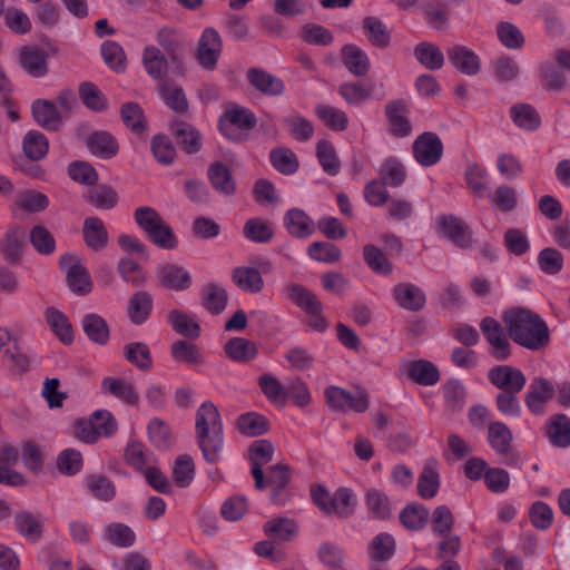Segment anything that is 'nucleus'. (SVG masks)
<instances>
[{"label":"nucleus","mask_w":570,"mask_h":570,"mask_svg":"<svg viewBox=\"0 0 570 570\" xmlns=\"http://www.w3.org/2000/svg\"><path fill=\"white\" fill-rule=\"evenodd\" d=\"M153 302L149 294L145 292H138L134 294L128 302V316L135 324L144 323L151 311Z\"/></svg>","instance_id":"obj_36"},{"label":"nucleus","mask_w":570,"mask_h":570,"mask_svg":"<svg viewBox=\"0 0 570 570\" xmlns=\"http://www.w3.org/2000/svg\"><path fill=\"white\" fill-rule=\"evenodd\" d=\"M401 374L423 385H435L440 380L439 368L428 360H407L400 364Z\"/></svg>","instance_id":"obj_8"},{"label":"nucleus","mask_w":570,"mask_h":570,"mask_svg":"<svg viewBox=\"0 0 570 570\" xmlns=\"http://www.w3.org/2000/svg\"><path fill=\"white\" fill-rule=\"evenodd\" d=\"M315 114L326 127L334 131H343L348 126L346 112L334 106L320 104L315 107Z\"/></svg>","instance_id":"obj_32"},{"label":"nucleus","mask_w":570,"mask_h":570,"mask_svg":"<svg viewBox=\"0 0 570 570\" xmlns=\"http://www.w3.org/2000/svg\"><path fill=\"white\" fill-rule=\"evenodd\" d=\"M266 534L271 539L289 540L297 532L296 523L291 519H275L264 525Z\"/></svg>","instance_id":"obj_62"},{"label":"nucleus","mask_w":570,"mask_h":570,"mask_svg":"<svg viewBox=\"0 0 570 570\" xmlns=\"http://www.w3.org/2000/svg\"><path fill=\"white\" fill-rule=\"evenodd\" d=\"M157 274L161 285L167 289L185 291L191 284V276L183 266L166 263L158 267Z\"/></svg>","instance_id":"obj_14"},{"label":"nucleus","mask_w":570,"mask_h":570,"mask_svg":"<svg viewBox=\"0 0 570 570\" xmlns=\"http://www.w3.org/2000/svg\"><path fill=\"white\" fill-rule=\"evenodd\" d=\"M356 505V498L352 490L340 488L333 494L331 503V515L348 517L353 513Z\"/></svg>","instance_id":"obj_50"},{"label":"nucleus","mask_w":570,"mask_h":570,"mask_svg":"<svg viewBox=\"0 0 570 570\" xmlns=\"http://www.w3.org/2000/svg\"><path fill=\"white\" fill-rule=\"evenodd\" d=\"M83 237L88 247L94 250L102 249L108 242V233L101 219L89 217L83 224Z\"/></svg>","instance_id":"obj_31"},{"label":"nucleus","mask_w":570,"mask_h":570,"mask_svg":"<svg viewBox=\"0 0 570 570\" xmlns=\"http://www.w3.org/2000/svg\"><path fill=\"white\" fill-rule=\"evenodd\" d=\"M549 439L552 444L559 448L570 445V419L568 416L560 414L551 420Z\"/></svg>","instance_id":"obj_49"},{"label":"nucleus","mask_w":570,"mask_h":570,"mask_svg":"<svg viewBox=\"0 0 570 570\" xmlns=\"http://www.w3.org/2000/svg\"><path fill=\"white\" fill-rule=\"evenodd\" d=\"M195 476V465L193 459L183 454L178 456L173 466V479L180 488L188 487Z\"/></svg>","instance_id":"obj_53"},{"label":"nucleus","mask_w":570,"mask_h":570,"mask_svg":"<svg viewBox=\"0 0 570 570\" xmlns=\"http://www.w3.org/2000/svg\"><path fill=\"white\" fill-rule=\"evenodd\" d=\"M363 29L368 41L377 47H386L390 42V32L385 23L375 17L363 20Z\"/></svg>","instance_id":"obj_45"},{"label":"nucleus","mask_w":570,"mask_h":570,"mask_svg":"<svg viewBox=\"0 0 570 570\" xmlns=\"http://www.w3.org/2000/svg\"><path fill=\"white\" fill-rule=\"evenodd\" d=\"M125 356L128 362L141 370L150 368L153 358L149 347L140 342L129 343L125 346Z\"/></svg>","instance_id":"obj_57"},{"label":"nucleus","mask_w":570,"mask_h":570,"mask_svg":"<svg viewBox=\"0 0 570 570\" xmlns=\"http://www.w3.org/2000/svg\"><path fill=\"white\" fill-rule=\"evenodd\" d=\"M342 59L346 69L354 76H365L370 69L367 55L357 46L347 45L343 47Z\"/></svg>","instance_id":"obj_26"},{"label":"nucleus","mask_w":570,"mask_h":570,"mask_svg":"<svg viewBox=\"0 0 570 570\" xmlns=\"http://www.w3.org/2000/svg\"><path fill=\"white\" fill-rule=\"evenodd\" d=\"M400 520L405 528L417 530L426 524L429 512L423 505L410 504L402 510Z\"/></svg>","instance_id":"obj_60"},{"label":"nucleus","mask_w":570,"mask_h":570,"mask_svg":"<svg viewBox=\"0 0 570 570\" xmlns=\"http://www.w3.org/2000/svg\"><path fill=\"white\" fill-rule=\"evenodd\" d=\"M258 385L269 402L277 406H284L288 400L287 387L271 374H264L258 379Z\"/></svg>","instance_id":"obj_33"},{"label":"nucleus","mask_w":570,"mask_h":570,"mask_svg":"<svg viewBox=\"0 0 570 570\" xmlns=\"http://www.w3.org/2000/svg\"><path fill=\"white\" fill-rule=\"evenodd\" d=\"M504 322L515 343L539 350L549 342V330L542 318L528 309H513L505 314Z\"/></svg>","instance_id":"obj_2"},{"label":"nucleus","mask_w":570,"mask_h":570,"mask_svg":"<svg viewBox=\"0 0 570 570\" xmlns=\"http://www.w3.org/2000/svg\"><path fill=\"white\" fill-rule=\"evenodd\" d=\"M288 297L308 315V325L316 332H324L328 327L327 320L322 315L323 305L318 298L301 285L288 287Z\"/></svg>","instance_id":"obj_5"},{"label":"nucleus","mask_w":570,"mask_h":570,"mask_svg":"<svg viewBox=\"0 0 570 570\" xmlns=\"http://www.w3.org/2000/svg\"><path fill=\"white\" fill-rule=\"evenodd\" d=\"M414 55L417 61L430 70H438L444 63V56L440 48L429 42L419 43Z\"/></svg>","instance_id":"obj_39"},{"label":"nucleus","mask_w":570,"mask_h":570,"mask_svg":"<svg viewBox=\"0 0 570 570\" xmlns=\"http://www.w3.org/2000/svg\"><path fill=\"white\" fill-rule=\"evenodd\" d=\"M87 147L89 151L104 159L114 157L119 149L118 142L107 131H96L87 139Z\"/></svg>","instance_id":"obj_24"},{"label":"nucleus","mask_w":570,"mask_h":570,"mask_svg":"<svg viewBox=\"0 0 570 570\" xmlns=\"http://www.w3.org/2000/svg\"><path fill=\"white\" fill-rule=\"evenodd\" d=\"M412 153L419 165L430 167L439 163L442 158L443 144L436 134L426 131L414 140Z\"/></svg>","instance_id":"obj_7"},{"label":"nucleus","mask_w":570,"mask_h":570,"mask_svg":"<svg viewBox=\"0 0 570 570\" xmlns=\"http://www.w3.org/2000/svg\"><path fill=\"white\" fill-rule=\"evenodd\" d=\"M173 132L178 138L179 142L189 153H196L202 146L199 132L189 124L179 121L171 126Z\"/></svg>","instance_id":"obj_46"},{"label":"nucleus","mask_w":570,"mask_h":570,"mask_svg":"<svg viewBox=\"0 0 570 570\" xmlns=\"http://www.w3.org/2000/svg\"><path fill=\"white\" fill-rule=\"evenodd\" d=\"M271 161L276 170L282 174H294L298 168L295 154L287 148H277L271 153Z\"/></svg>","instance_id":"obj_63"},{"label":"nucleus","mask_w":570,"mask_h":570,"mask_svg":"<svg viewBox=\"0 0 570 570\" xmlns=\"http://www.w3.org/2000/svg\"><path fill=\"white\" fill-rule=\"evenodd\" d=\"M338 91L348 105L357 106L372 98L373 86L351 81L342 83Z\"/></svg>","instance_id":"obj_41"},{"label":"nucleus","mask_w":570,"mask_h":570,"mask_svg":"<svg viewBox=\"0 0 570 570\" xmlns=\"http://www.w3.org/2000/svg\"><path fill=\"white\" fill-rule=\"evenodd\" d=\"M503 240L508 252L515 256H522L530 249L529 237L522 229L514 227L507 229Z\"/></svg>","instance_id":"obj_59"},{"label":"nucleus","mask_w":570,"mask_h":570,"mask_svg":"<svg viewBox=\"0 0 570 570\" xmlns=\"http://www.w3.org/2000/svg\"><path fill=\"white\" fill-rule=\"evenodd\" d=\"M232 278L242 291L249 293H258L264 286L259 271L254 267H236L232 273Z\"/></svg>","instance_id":"obj_29"},{"label":"nucleus","mask_w":570,"mask_h":570,"mask_svg":"<svg viewBox=\"0 0 570 570\" xmlns=\"http://www.w3.org/2000/svg\"><path fill=\"white\" fill-rule=\"evenodd\" d=\"M222 39L219 33L213 29L204 30L199 38L197 58L204 68H213L222 52Z\"/></svg>","instance_id":"obj_12"},{"label":"nucleus","mask_w":570,"mask_h":570,"mask_svg":"<svg viewBox=\"0 0 570 570\" xmlns=\"http://www.w3.org/2000/svg\"><path fill=\"white\" fill-rule=\"evenodd\" d=\"M488 442L497 453L505 454L511 448L512 433L504 423L492 422L488 428Z\"/></svg>","instance_id":"obj_34"},{"label":"nucleus","mask_w":570,"mask_h":570,"mask_svg":"<svg viewBox=\"0 0 570 570\" xmlns=\"http://www.w3.org/2000/svg\"><path fill=\"white\" fill-rule=\"evenodd\" d=\"M531 524L538 530H547L553 523L554 513L551 507L543 501H535L531 504L529 512Z\"/></svg>","instance_id":"obj_52"},{"label":"nucleus","mask_w":570,"mask_h":570,"mask_svg":"<svg viewBox=\"0 0 570 570\" xmlns=\"http://www.w3.org/2000/svg\"><path fill=\"white\" fill-rule=\"evenodd\" d=\"M208 177L217 191L226 195L234 193L235 181L233 180L232 175L225 165L220 163L213 165L208 170Z\"/></svg>","instance_id":"obj_51"},{"label":"nucleus","mask_w":570,"mask_h":570,"mask_svg":"<svg viewBox=\"0 0 570 570\" xmlns=\"http://www.w3.org/2000/svg\"><path fill=\"white\" fill-rule=\"evenodd\" d=\"M255 116L246 108L230 106L219 119L220 132L229 140H243L255 126Z\"/></svg>","instance_id":"obj_4"},{"label":"nucleus","mask_w":570,"mask_h":570,"mask_svg":"<svg viewBox=\"0 0 570 570\" xmlns=\"http://www.w3.org/2000/svg\"><path fill=\"white\" fill-rule=\"evenodd\" d=\"M395 551V541L389 533L377 534L371 542L368 554L372 561L381 562L389 560Z\"/></svg>","instance_id":"obj_43"},{"label":"nucleus","mask_w":570,"mask_h":570,"mask_svg":"<svg viewBox=\"0 0 570 570\" xmlns=\"http://www.w3.org/2000/svg\"><path fill=\"white\" fill-rule=\"evenodd\" d=\"M171 357L177 363H184L189 366H196L204 362V356L197 345L178 340L171 344Z\"/></svg>","instance_id":"obj_30"},{"label":"nucleus","mask_w":570,"mask_h":570,"mask_svg":"<svg viewBox=\"0 0 570 570\" xmlns=\"http://www.w3.org/2000/svg\"><path fill=\"white\" fill-rule=\"evenodd\" d=\"M101 56L105 63L112 70L120 72L126 68L124 49L115 41H106L101 46Z\"/></svg>","instance_id":"obj_61"},{"label":"nucleus","mask_w":570,"mask_h":570,"mask_svg":"<svg viewBox=\"0 0 570 570\" xmlns=\"http://www.w3.org/2000/svg\"><path fill=\"white\" fill-rule=\"evenodd\" d=\"M248 80L254 88L266 95H279L284 90L283 81L265 71L249 70Z\"/></svg>","instance_id":"obj_35"},{"label":"nucleus","mask_w":570,"mask_h":570,"mask_svg":"<svg viewBox=\"0 0 570 570\" xmlns=\"http://www.w3.org/2000/svg\"><path fill=\"white\" fill-rule=\"evenodd\" d=\"M226 355L238 363H247L257 356L258 350L254 342L244 337L230 338L224 346Z\"/></svg>","instance_id":"obj_25"},{"label":"nucleus","mask_w":570,"mask_h":570,"mask_svg":"<svg viewBox=\"0 0 570 570\" xmlns=\"http://www.w3.org/2000/svg\"><path fill=\"white\" fill-rule=\"evenodd\" d=\"M285 225L289 234L296 237H306L313 233V224L309 217L301 209L294 208L287 212Z\"/></svg>","instance_id":"obj_38"},{"label":"nucleus","mask_w":570,"mask_h":570,"mask_svg":"<svg viewBox=\"0 0 570 570\" xmlns=\"http://www.w3.org/2000/svg\"><path fill=\"white\" fill-rule=\"evenodd\" d=\"M22 148L28 158L39 160L47 155L49 144L42 132L31 130L23 137Z\"/></svg>","instance_id":"obj_40"},{"label":"nucleus","mask_w":570,"mask_h":570,"mask_svg":"<svg viewBox=\"0 0 570 570\" xmlns=\"http://www.w3.org/2000/svg\"><path fill=\"white\" fill-rule=\"evenodd\" d=\"M82 328L89 340L95 343L105 344L109 337V330L105 320L97 314L83 316Z\"/></svg>","instance_id":"obj_44"},{"label":"nucleus","mask_w":570,"mask_h":570,"mask_svg":"<svg viewBox=\"0 0 570 570\" xmlns=\"http://www.w3.org/2000/svg\"><path fill=\"white\" fill-rule=\"evenodd\" d=\"M138 226L160 248L173 249L177 246L176 236L170 226L150 207H140L135 212Z\"/></svg>","instance_id":"obj_3"},{"label":"nucleus","mask_w":570,"mask_h":570,"mask_svg":"<svg viewBox=\"0 0 570 570\" xmlns=\"http://www.w3.org/2000/svg\"><path fill=\"white\" fill-rule=\"evenodd\" d=\"M169 321L177 333L184 336L196 338L199 336V325L189 315L179 311H173L169 314Z\"/></svg>","instance_id":"obj_64"},{"label":"nucleus","mask_w":570,"mask_h":570,"mask_svg":"<svg viewBox=\"0 0 570 570\" xmlns=\"http://www.w3.org/2000/svg\"><path fill=\"white\" fill-rule=\"evenodd\" d=\"M435 230L460 247H465L470 236L465 225L453 215H441L435 218Z\"/></svg>","instance_id":"obj_13"},{"label":"nucleus","mask_w":570,"mask_h":570,"mask_svg":"<svg viewBox=\"0 0 570 570\" xmlns=\"http://www.w3.org/2000/svg\"><path fill=\"white\" fill-rule=\"evenodd\" d=\"M107 541L118 547H130L136 540L135 532L124 523H111L104 530Z\"/></svg>","instance_id":"obj_55"},{"label":"nucleus","mask_w":570,"mask_h":570,"mask_svg":"<svg viewBox=\"0 0 570 570\" xmlns=\"http://www.w3.org/2000/svg\"><path fill=\"white\" fill-rule=\"evenodd\" d=\"M510 116L514 125L525 131H534L541 125L538 111L528 104H517L511 107Z\"/></svg>","instance_id":"obj_28"},{"label":"nucleus","mask_w":570,"mask_h":570,"mask_svg":"<svg viewBox=\"0 0 570 570\" xmlns=\"http://www.w3.org/2000/svg\"><path fill=\"white\" fill-rule=\"evenodd\" d=\"M237 428L240 433L249 436H258L267 431L268 423L264 415L249 412L242 414L237 420Z\"/></svg>","instance_id":"obj_47"},{"label":"nucleus","mask_w":570,"mask_h":570,"mask_svg":"<svg viewBox=\"0 0 570 570\" xmlns=\"http://www.w3.org/2000/svg\"><path fill=\"white\" fill-rule=\"evenodd\" d=\"M409 109L402 101H393L386 106V116L391 131L396 136H407L411 130Z\"/></svg>","instance_id":"obj_23"},{"label":"nucleus","mask_w":570,"mask_h":570,"mask_svg":"<svg viewBox=\"0 0 570 570\" xmlns=\"http://www.w3.org/2000/svg\"><path fill=\"white\" fill-rule=\"evenodd\" d=\"M195 433L205 460L217 462L224 445V431L219 411L214 403L207 401L198 407Z\"/></svg>","instance_id":"obj_1"},{"label":"nucleus","mask_w":570,"mask_h":570,"mask_svg":"<svg viewBox=\"0 0 570 570\" xmlns=\"http://www.w3.org/2000/svg\"><path fill=\"white\" fill-rule=\"evenodd\" d=\"M316 156L321 167L326 174L331 176L338 174L341 163L332 142L327 140L318 141L316 146Z\"/></svg>","instance_id":"obj_42"},{"label":"nucleus","mask_w":570,"mask_h":570,"mask_svg":"<svg viewBox=\"0 0 570 570\" xmlns=\"http://www.w3.org/2000/svg\"><path fill=\"white\" fill-rule=\"evenodd\" d=\"M464 179L474 197L483 198L488 195L490 175L484 166L478 163H469L464 171Z\"/></svg>","instance_id":"obj_19"},{"label":"nucleus","mask_w":570,"mask_h":570,"mask_svg":"<svg viewBox=\"0 0 570 570\" xmlns=\"http://www.w3.org/2000/svg\"><path fill=\"white\" fill-rule=\"evenodd\" d=\"M142 65L147 73L155 79L160 78L167 68L165 56L155 46H147L144 49Z\"/></svg>","instance_id":"obj_48"},{"label":"nucleus","mask_w":570,"mask_h":570,"mask_svg":"<svg viewBox=\"0 0 570 570\" xmlns=\"http://www.w3.org/2000/svg\"><path fill=\"white\" fill-rule=\"evenodd\" d=\"M273 228L268 222L261 218L248 219L244 225V235L254 243H266L273 237Z\"/></svg>","instance_id":"obj_54"},{"label":"nucleus","mask_w":570,"mask_h":570,"mask_svg":"<svg viewBox=\"0 0 570 570\" xmlns=\"http://www.w3.org/2000/svg\"><path fill=\"white\" fill-rule=\"evenodd\" d=\"M452 65L462 73L472 76L480 69L479 57L469 48L456 46L449 51Z\"/></svg>","instance_id":"obj_27"},{"label":"nucleus","mask_w":570,"mask_h":570,"mask_svg":"<svg viewBox=\"0 0 570 570\" xmlns=\"http://www.w3.org/2000/svg\"><path fill=\"white\" fill-rule=\"evenodd\" d=\"M60 266L66 273L68 286L72 292L87 294L91 291L90 276L78 255L65 254L60 258Z\"/></svg>","instance_id":"obj_6"},{"label":"nucleus","mask_w":570,"mask_h":570,"mask_svg":"<svg viewBox=\"0 0 570 570\" xmlns=\"http://www.w3.org/2000/svg\"><path fill=\"white\" fill-rule=\"evenodd\" d=\"M488 379L498 389L503 390V392L512 393L520 392L527 382L525 376L519 368L508 365H499L493 367L489 372Z\"/></svg>","instance_id":"obj_10"},{"label":"nucleus","mask_w":570,"mask_h":570,"mask_svg":"<svg viewBox=\"0 0 570 570\" xmlns=\"http://www.w3.org/2000/svg\"><path fill=\"white\" fill-rule=\"evenodd\" d=\"M101 392L110 394L129 405L137 404L139 400L138 393L131 383L112 376H107L101 381Z\"/></svg>","instance_id":"obj_18"},{"label":"nucleus","mask_w":570,"mask_h":570,"mask_svg":"<svg viewBox=\"0 0 570 570\" xmlns=\"http://www.w3.org/2000/svg\"><path fill=\"white\" fill-rule=\"evenodd\" d=\"M17 59L20 67L30 76L40 78L47 75V55L36 46H23L17 49Z\"/></svg>","instance_id":"obj_11"},{"label":"nucleus","mask_w":570,"mask_h":570,"mask_svg":"<svg viewBox=\"0 0 570 570\" xmlns=\"http://www.w3.org/2000/svg\"><path fill=\"white\" fill-rule=\"evenodd\" d=\"M35 121L48 130H58L62 126V116L57 107L45 99L36 100L31 107Z\"/></svg>","instance_id":"obj_17"},{"label":"nucleus","mask_w":570,"mask_h":570,"mask_svg":"<svg viewBox=\"0 0 570 570\" xmlns=\"http://www.w3.org/2000/svg\"><path fill=\"white\" fill-rule=\"evenodd\" d=\"M29 239L32 247L41 255H50L56 249L55 237L45 226H35L30 232Z\"/></svg>","instance_id":"obj_56"},{"label":"nucleus","mask_w":570,"mask_h":570,"mask_svg":"<svg viewBox=\"0 0 570 570\" xmlns=\"http://www.w3.org/2000/svg\"><path fill=\"white\" fill-rule=\"evenodd\" d=\"M396 303L405 309L419 311L425 304V295L420 287L411 283H402L394 287Z\"/></svg>","instance_id":"obj_20"},{"label":"nucleus","mask_w":570,"mask_h":570,"mask_svg":"<svg viewBox=\"0 0 570 570\" xmlns=\"http://www.w3.org/2000/svg\"><path fill=\"white\" fill-rule=\"evenodd\" d=\"M365 500L368 510L376 518L386 519L392 514V502L384 491L367 489Z\"/></svg>","instance_id":"obj_37"},{"label":"nucleus","mask_w":570,"mask_h":570,"mask_svg":"<svg viewBox=\"0 0 570 570\" xmlns=\"http://www.w3.org/2000/svg\"><path fill=\"white\" fill-rule=\"evenodd\" d=\"M481 331L490 344L491 354L499 361L507 360L510 355V342L504 328L494 318L487 317L481 322Z\"/></svg>","instance_id":"obj_9"},{"label":"nucleus","mask_w":570,"mask_h":570,"mask_svg":"<svg viewBox=\"0 0 570 570\" xmlns=\"http://www.w3.org/2000/svg\"><path fill=\"white\" fill-rule=\"evenodd\" d=\"M43 518L28 511L14 515V525L18 532L28 541L37 542L42 537Z\"/></svg>","instance_id":"obj_21"},{"label":"nucleus","mask_w":570,"mask_h":570,"mask_svg":"<svg viewBox=\"0 0 570 570\" xmlns=\"http://www.w3.org/2000/svg\"><path fill=\"white\" fill-rule=\"evenodd\" d=\"M43 316L48 326L63 344H70L73 341L72 326L65 313L56 307H48Z\"/></svg>","instance_id":"obj_22"},{"label":"nucleus","mask_w":570,"mask_h":570,"mask_svg":"<svg viewBox=\"0 0 570 570\" xmlns=\"http://www.w3.org/2000/svg\"><path fill=\"white\" fill-rule=\"evenodd\" d=\"M273 452V445L264 440L255 442L249 450L252 474L255 480V487L257 489H263L265 485L262 468L272 460Z\"/></svg>","instance_id":"obj_16"},{"label":"nucleus","mask_w":570,"mask_h":570,"mask_svg":"<svg viewBox=\"0 0 570 570\" xmlns=\"http://www.w3.org/2000/svg\"><path fill=\"white\" fill-rule=\"evenodd\" d=\"M554 395L552 384L541 377H537L530 384L527 393L525 403L533 414H541L544 411L546 403Z\"/></svg>","instance_id":"obj_15"},{"label":"nucleus","mask_w":570,"mask_h":570,"mask_svg":"<svg viewBox=\"0 0 570 570\" xmlns=\"http://www.w3.org/2000/svg\"><path fill=\"white\" fill-rule=\"evenodd\" d=\"M498 173L508 180L517 179L523 173L520 159L511 153H501L497 158Z\"/></svg>","instance_id":"obj_58"}]
</instances>
